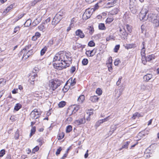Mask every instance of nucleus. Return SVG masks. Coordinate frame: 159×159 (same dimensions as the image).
<instances>
[{
	"instance_id": "f257e3e1",
	"label": "nucleus",
	"mask_w": 159,
	"mask_h": 159,
	"mask_svg": "<svg viewBox=\"0 0 159 159\" xmlns=\"http://www.w3.org/2000/svg\"><path fill=\"white\" fill-rule=\"evenodd\" d=\"M148 11L145 8H143L141 10L139 14L140 19L141 20H146L148 19L153 24L155 27H157L159 26V17L155 14L150 13L148 16H146Z\"/></svg>"
},
{
	"instance_id": "f03ea898",
	"label": "nucleus",
	"mask_w": 159,
	"mask_h": 159,
	"mask_svg": "<svg viewBox=\"0 0 159 159\" xmlns=\"http://www.w3.org/2000/svg\"><path fill=\"white\" fill-rule=\"evenodd\" d=\"M61 61V55L59 52L57 53L53 58V60L52 62V64L54 67L59 70H61L63 69H65L66 68V65L63 66V63L62 62L59 63L58 61Z\"/></svg>"
},
{
	"instance_id": "7ed1b4c3",
	"label": "nucleus",
	"mask_w": 159,
	"mask_h": 159,
	"mask_svg": "<svg viewBox=\"0 0 159 159\" xmlns=\"http://www.w3.org/2000/svg\"><path fill=\"white\" fill-rule=\"evenodd\" d=\"M61 55V62L63 63V66L66 65V62L68 61H71V54L69 52H66L65 51L59 52Z\"/></svg>"
},
{
	"instance_id": "20e7f679",
	"label": "nucleus",
	"mask_w": 159,
	"mask_h": 159,
	"mask_svg": "<svg viewBox=\"0 0 159 159\" xmlns=\"http://www.w3.org/2000/svg\"><path fill=\"white\" fill-rule=\"evenodd\" d=\"M61 85V81L58 80H52L49 81V86L51 91H54Z\"/></svg>"
},
{
	"instance_id": "39448f33",
	"label": "nucleus",
	"mask_w": 159,
	"mask_h": 159,
	"mask_svg": "<svg viewBox=\"0 0 159 159\" xmlns=\"http://www.w3.org/2000/svg\"><path fill=\"white\" fill-rule=\"evenodd\" d=\"M40 112H39L38 109H35L32 111L30 113V117L32 119H37L39 118Z\"/></svg>"
},
{
	"instance_id": "423d86ee",
	"label": "nucleus",
	"mask_w": 159,
	"mask_h": 159,
	"mask_svg": "<svg viewBox=\"0 0 159 159\" xmlns=\"http://www.w3.org/2000/svg\"><path fill=\"white\" fill-rule=\"evenodd\" d=\"M92 14V12L90 9H86L83 15V19L84 20H87L90 17Z\"/></svg>"
},
{
	"instance_id": "0eeeda50",
	"label": "nucleus",
	"mask_w": 159,
	"mask_h": 159,
	"mask_svg": "<svg viewBox=\"0 0 159 159\" xmlns=\"http://www.w3.org/2000/svg\"><path fill=\"white\" fill-rule=\"evenodd\" d=\"M80 107L79 105H77L76 107H75L74 106H73V110H71L70 108L68 109L67 111V113H69V116H70L72 114H74L79 109Z\"/></svg>"
},
{
	"instance_id": "6e6552de",
	"label": "nucleus",
	"mask_w": 159,
	"mask_h": 159,
	"mask_svg": "<svg viewBox=\"0 0 159 159\" xmlns=\"http://www.w3.org/2000/svg\"><path fill=\"white\" fill-rule=\"evenodd\" d=\"M33 51L32 49L29 50L28 52H25L23 54L22 58H24L25 59H27L32 54Z\"/></svg>"
},
{
	"instance_id": "1a4fd4ad",
	"label": "nucleus",
	"mask_w": 159,
	"mask_h": 159,
	"mask_svg": "<svg viewBox=\"0 0 159 159\" xmlns=\"http://www.w3.org/2000/svg\"><path fill=\"white\" fill-rule=\"evenodd\" d=\"M86 122L85 118L84 117L76 120L74 122V124L75 126H78L83 124H84Z\"/></svg>"
},
{
	"instance_id": "9d476101",
	"label": "nucleus",
	"mask_w": 159,
	"mask_h": 159,
	"mask_svg": "<svg viewBox=\"0 0 159 159\" xmlns=\"http://www.w3.org/2000/svg\"><path fill=\"white\" fill-rule=\"evenodd\" d=\"M75 35L81 38H83L85 37V35L83 31L80 29L77 30L75 32Z\"/></svg>"
},
{
	"instance_id": "9b49d317",
	"label": "nucleus",
	"mask_w": 159,
	"mask_h": 159,
	"mask_svg": "<svg viewBox=\"0 0 159 159\" xmlns=\"http://www.w3.org/2000/svg\"><path fill=\"white\" fill-rule=\"evenodd\" d=\"M110 119V116H109L105 118L102 119V120H99L96 122V125L97 127H98L102 123L104 122L107 121L109 120Z\"/></svg>"
},
{
	"instance_id": "f8f14e48",
	"label": "nucleus",
	"mask_w": 159,
	"mask_h": 159,
	"mask_svg": "<svg viewBox=\"0 0 159 159\" xmlns=\"http://www.w3.org/2000/svg\"><path fill=\"white\" fill-rule=\"evenodd\" d=\"M61 20V18H59L58 17L55 15L52 20V24L53 25H56Z\"/></svg>"
},
{
	"instance_id": "ddd939ff",
	"label": "nucleus",
	"mask_w": 159,
	"mask_h": 159,
	"mask_svg": "<svg viewBox=\"0 0 159 159\" xmlns=\"http://www.w3.org/2000/svg\"><path fill=\"white\" fill-rule=\"evenodd\" d=\"M120 32L121 37L124 39L126 38L128 36V34L126 32L125 30L124 29L122 30L121 29H120Z\"/></svg>"
},
{
	"instance_id": "4468645a",
	"label": "nucleus",
	"mask_w": 159,
	"mask_h": 159,
	"mask_svg": "<svg viewBox=\"0 0 159 159\" xmlns=\"http://www.w3.org/2000/svg\"><path fill=\"white\" fill-rule=\"evenodd\" d=\"M31 47V45L30 44H29L26 46L25 48H23V49L19 53V56H21L22 55L24 52H26L27 51V50L30 48Z\"/></svg>"
},
{
	"instance_id": "2eb2a0df",
	"label": "nucleus",
	"mask_w": 159,
	"mask_h": 159,
	"mask_svg": "<svg viewBox=\"0 0 159 159\" xmlns=\"http://www.w3.org/2000/svg\"><path fill=\"white\" fill-rule=\"evenodd\" d=\"M39 71V69L36 67L34 68L32 71V73L31 74V76L32 77H34V78H35L37 76V72Z\"/></svg>"
},
{
	"instance_id": "dca6fc26",
	"label": "nucleus",
	"mask_w": 159,
	"mask_h": 159,
	"mask_svg": "<svg viewBox=\"0 0 159 159\" xmlns=\"http://www.w3.org/2000/svg\"><path fill=\"white\" fill-rule=\"evenodd\" d=\"M152 77V75L151 74H148L143 76V80L146 81H148Z\"/></svg>"
},
{
	"instance_id": "f3484780",
	"label": "nucleus",
	"mask_w": 159,
	"mask_h": 159,
	"mask_svg": "<svg viewBox=\"0 0 159 159\" xmlns=\"http://www.w3.org/2000/svg\"><path fill=\"white\" fill-rule=\"evenodd\" d=\"M76 83L75 79H74L73 80H72V78H70L69 80L67 81L66 84H70V85L71 86H73L75 85Z\"/></svg>"
},
{
	"instance_id": "a211bd4d",
	"label": "nucleus",
	"mask_w": 159,
	"mask_h": 159,
	"mask_svg": "<svg viewBox=\"0 0 159 159\" xmlns=\"http://www.w3.org/2000/svg\"><path fill=\"white\" fill-rule=\"evenodd\" d=\"M41 35V34L39 32H36L35 33V35L32 37V40L34 41H36L38 38L40 37Z\"/></svg>"
},
{
	"instance_id": "6ab92c4d",
	"label": "nucleus",
	"mask_w": 159,
	"mask_h": 159,
	"mask_svg": "<svg viewBox=\"0 0 159 159\" xmlns=\"http://www.w3.org/2000/svg\"><path fill=\"white\" fill-rule=\"evenodd\" d=\"M94 50V49L91 51H90V50L86 51V53H85L86 54L88 57H93V56H94V55L95 54V53L96 52H95L93 54H92V53L93 52Z\"/></svg>"
},
{
	"instance_id": "aec40b11",
	"label": "nucleus",
	"mask_w": 159,
	"mask_h": 159,
	"mask_svg": "<svg viewBox=\"0 0 159 159\" xmlns=\"http://www.w3.org/2000/svg\"><path fill=\"white\" fill-rule=\"evenodd\" d=\"M99 99V98L97 96L94 95L93 96L90 97L89 100L92 102H96L98 101Z\"/></svg>"
},
{
	"instance_id": "412c9836",
	"label": "nucleus",
	"mask_w": 159,
	"mask_h": 159,
	"mask_svg": "<svg viewBox=\"0 0 159 159\" xmlns=\"http://www.w3.org/2000/svg\"><path fill=\"white\" fill-rule=\"evenodd\" d=\"M129 8L131 12L134 14H136L137 12L138 8L136 6H135Z\"/></svg>"
},
{
	"instance_id": "4be33fe9",
	"label": "nucleus",
	"mask_w": 159,
	"mask_h": 159,
	"mask_svg": "<svg viewBox=\"0 0 159 159\" xmlns=\"http://www.w3.org/2000/svg\"><path fill=\"white\" fill-rule=\"evenodd\" d=\"M85 97L84 95H82L79 96L77 99V101L79 102L78 103H82L84 100Z\"/></svg>"
},
{
	"instance_id": "5701e85b",
	"label": "nucleus",
	"mask_w": 159,
	"mask_h": 159,
	"mask_svg": "<svg viewBox=\"0 0 159 159\" xmlns=\"http://www.w3.org/2000/svg\"><path fill=\"white\" fill-rule=\"evenodd\" d=\"M155 56L154 55H149L146 57V60L148 61H150L155 58Z\"/></svg>"
},
{
	"instance_id": "b1692460",
	"label": "nucleus",
	"mask_w": 159,
	"mask_h": 159,
	"mask_svg": "<svg viewBox=\"0 0 159 159\" xmlns=\"http://www.w3.org/2000/svg\"><path fill=\"white\" fill-rule=\"evenodd\" d=\"M119 11V10L117 8H115L110 11L109 13L110 14L113 15L116 14Z\"/></svg>"
},
{
	"instance_id": "393cba45",
	"label": "nucleus",
	"mask_w": 159,
	"mask_h": 159,
	"mask_svg": "<svg viewBox=\"0 0 159 159\" xmlns=\"http://www.w3.org/2000/svg\"><path fill=\"white\" fill-rule=\"evenodd\" d=\"M22 107L20 103H17L15 106L14 108V110L17 111H18Z\"/></svg>"
},
{
	"instance_id": "a878e982",
	"label": "nucleus",
	"mask_w": 159,
	"mask_h": 159,
	"mask_svg": "<svg viewBox=\"0 0 159 159\" xmlns=\"http://www.w3.org/2000/svg\"><path fill=\"white\" fill-rule=\"evenodd\" d=\"M99 29L101 30H106V27L105 24L103 23H101L99 24Z\"/></svg>"
},
{
	"instance_id": "bb28decb",
	"label": "nucleus",
	"mask_w": 159,
	"mask_h": 159,
	"mask_svg": "<svg viewBox=\"0 0 159 159\" xmlns=\"http://www.w3.org/2000/svg\"><path fill=\"white\" fill-rule=\"evenodd\" d=\"M135 2V0H129V8L133 7L135 6L134 4V2Z\"/></svg>"
},
{
	"instance_id": "cd10ccee",
	"label": "nucleus",
	"mask_w": 159,
	"mask_h": 159,
	"mask_svg": "<svg viewBox=\"0 0 159 159\" xmlns=\"http://www.w3.org/2000/svg\"><path fill=\"white\" fill-rule=\"evenodd\" d=\"M31 23V20L30 19L27 20L24 24L25 25L28 27L30 25Z\"/></svg>"
},
{
	"instance_id": "c85d7f7f",
	"label": "nucleus",
	"mask_w": 159,
	"mask_h": 159,
	"mask_svg": "<svg viewBox=\"0 0 159 159\" xmlns=\"http://www.w3.org/2000/svg\"><path fill=\"white\" fill-rule=\"evenodd\" d=\"M47 48L45 46L43 48L41 51L40 54L41 55H43L45 52L47 50Z\"/></svg>"
},
{
	"instance_id": "c756f323",
	"label": "nucleus",
	"mask_w": 159,
	"mask_h": 159,
	"mask_svg": "<svg viewBox=\"0 0 159 159\" xmlns=\"http://www.w3.org/2000/svg\"><path fill=\"white\" fill-rule=\"evenodd\" d=\"M64 136V134L63 132L59 133L58 134V140H60L62 139Z\"/></svg>"
},
{
	"instance_id": "7c9ffc66",
	"label": "nucleus",
	"mask_w": 159,
	"mask_h": 159,
	"mask_svg": "<svg viewBox=\"0 0 159 159\" xmlns=\"http://www.w3.org/2000/svg\"><path fill=\"white\" fill-rule=\"evenodd\" d=\"M20 30V27L19 26H16L14 29V30L13 31V34L14 33H17V34L19 32Z\"/></svg>"
},
{
	"instance_id": "2f4dec72",
	"label": "nucleus",
	"mask_w": 159,
	"mask_h": 159,
	"mask_svg": "<svg viewBox=\"0 0 159 159\" xmlns=\"http://www.w3.org/2000/svg\"><path fill=\"white\" fill-rule=\"evenodd\" d=\"M130 141H127L122 146V148H121L120 149V150L122 149V148H127L128 147V146L129 144L130 143Z\"/></svg>"
},
{
	"instance_id": "473e14b6",
	"label": "nucleus",
	"mask_w": 159,
	"mask_h": 159,
	"mask_svg": "<svg viewBox=\"0 0 159 159\" xmlns=\"http://www.w3.org/2000/svg\"><path fill=\"white\" fill-rule=\"evenodd\" d=\"M141 116L140 114L138 112H136L134 113L132 117L133 119H135L137 117H139Z\"/></svg>"
},
{
	"instance_id": "72a5a7b5",
	"label": "nucleus",
	"mask_w": 159,
	"mask_h": 159,
	"mask_svg": "<svg viewBox=\"0 0 159 159\" xmlns=\"http://www.w3.org/2000/svg\"><path fill=\"white\" fill-rule=\"evenodd\" d=\"M153 87L152 84H149L146 86V90H151Z\"/></svg>"
},
{
	"instance_id": "f704fd0d",
	"label": "nucleus",
	"mask_w": 159,
	"mask_h": 159,
	"mask_svg": "<svg viewBox=\"0 0 159 159\" xmlns=\"http://www.w3.org/2000/svg\"><path fill=\"white\" fill-rule=\"evenodd\" d=\"M66 102L65 101H61L58 104L59 107L61 108L64 107L66 105Z\"/></svg>"
},
{
	"instance_id": "c9c22d12",
	"label": "nucleus",
	"mask_w": 159,
	"mask_h": 159,
	"mask_svg": "<svg viewBox=\"0 0 159 159\" xmlns=\"http://www.w3.org/2000/svg\"><path fill=\"white\" fill-rule=\"evenodd\" d=\"M96 93L97 94H98V95H100L102 94V91L101 89L98 88L97 89Z\"/></svg>"
},
{
	"instance_id": "e433bc0d",
	"label": "nucleus",
	"mask_w": 159,
	"mask_h": 159,
	"mask_svg": "<svg viewBox=\"0 0 159 159\" xmlns=\"http://www.w3.org/2000/svg\"><path fill=\"white\" fill-rule=\"evenodd\" d=\"M72 130V127L71 125H69L66 127V132L69 133Z\"/></svg>"
},
{
	"instance_id": "4c0bfd02",
	"label": "nucleus",
	"mask_w": 159,
	"mask_h": 159,
	"mask_svg": "<svg viewBox=\"0 0 159 159\" xmlns=\"http://www.w3.org/2000/svg\"><path fill=\"white\" fill-rule=\"evenodd\" d=\"M88 63V60L87 59L84 58L82 61V64L83 65H86Z\"/></svg>"
},
{
	"instance_id": "58836bf2",
	"label": "nucleus",
	"mask_w": 159,
	"mask_h": 159,
	"mask_svg": "<svg viewBox=\"0 0 159 159\" xmlns=\"http://www.w3.org/2000/svg\"><path fill=\"white\" fill-rule=\"evenodd\" d=\"M142 63L143 64L145 65L146 64L147 61L146 60V57L145 56H142Z\"/></svg>"
},
{
	"instance_id": "ea45409f",
	"label": "nucleus",
	"mask_w": 159,
	"mask_h": 159,
	"mask_svg": "<svg viewBox=\"0 0 159 159\" xmlns=\"http://www.w3.org/2000/svg\"><path fill=\"white\" fill-rule=\"evenodd\" d=\"M86 30H87V31L89 32V33L90 34H92L94 31L93 28H92L91 26L89 29H88Z\"/></svg>"
},
{
	"instance_id": "a19ab883",
	"label": "nucleus",
	"mask_w": 159,
	"mask_h": 159,
	"mask_svg": "<svg viewBox=\"0 0 159 159\" xmlns=\"http://www.w3.org/2000/svg\"><path fill=\"white\" fill-rule=\"evenodd\" d=\"M88 45L91 47H93L95 46V43L93 41L91 40L89 42Z\"/></svg>"
},
{
	"instance_id": "79ce46f5",
	"label": "nucleus",
	"mask_w": 159,
	"mask_h": 159,
	"mask_svg": "<svg viewBox=\"0 0 159 159\" xmlns=\"http://www.w3.org/2000/svg\"><path fill=\"white\" fill-rule=\"evenodd\" d=\"M14 4H11L9 7H8L6 9V12H7L9 11L11 9L13 8Z\"/></svg>"
},
{
	"instance_id": "37998d69",
	"label": "nucleus",
	"mask_w": 159,
	"mask_h": 159,
	"mask_svg": "<svg viewBox=\"0 0 159 159\" xmlns=\"http://www.w3.org/2000/svg\"><path fill=\"white\" fill-rule=\"evenodd\" d=\"M116 1L115 0H113L112 2H109L107 3V5H109L110 7H112L116 3Z\"/></svg>"
},
{
	"instance_id": "c03bdc74",
	"label": "nucleus",
	"mask_w": 159,
	"mask_h": 159,
	"mask_svg": "<svg viewBox=\"0 0 159 159\" xmlns=\"http://www.w3.org/2000/svg\"><path fill=\"white\" fill-rule=\"evenodd\" d=\"M145 47L142 48L141 50V56H145Z\"/></svg>"
},
{
	"instance_id": "a18cd8bd",
	"label": "nucleus",
	"mask_w": 159,
	"mask_h": 159,
	"mask_svg": "<svg viewBox=\"0 0 159 159\" xmlns=\"http://www.w3.org/2000/svg\"><path fill=\"white\" fill-rule=\"evenodd\" d=\"M37 141L39 143V145H40V146H41L44 142L42 138H40L37 139Z\"/></svg>"
},
{
	"instance_id": "49530a36",
	"label": "nucleus",
	"mask_w": 159,
	"mask_h": 159,
	"mask_svg": "<svg viewBox=\"0 0 159 159\" xmlns=\"http://www.w3.org/2000/svg\"><path fill=\"white\" fill-rule=\"evenodd\" d=\"M19 136V132L18 131V130H17L16 132H15V139H18V138Z\"/></svg>"
},
{
	"instance_id": "de8ad7c7",
	"label": "nucleus",
	"mask_w": 159,
	"mask_h": 159,
	"mask_svg": "<svg viewBox=\"0 0 159 159\" xmlns=\"http://www.w3.org/2000/svg\"><path fill=\"white\" fill-rule=\"evenodd\" d=\"M63 14L61 12H59L56 14V16L58 17L59 18H61V19L62 16H63Z\"/></svg>"
},
{
	"instance_id": "09e8293b",
	"label": "nucleus",
	"mask_w": 159,
	"mask_h": 159,
	"mask_svg": "<svg viewBox=\"0 0 159 159\" xmlns=\"http://www.w3.org/2000/svg\"><path fill=\"white\" fill-rule=\"evenodd\" d=\"M120 47L119 45H116L114 48V52H117L118 50L119 49Z\"/></svg>"
},
{
	"instance_id": "8fccbe9b",
	"label": "nucleus",
	"mask_w": 159,
	"mask_h": 159,
	"mask_svg": "<svg viewBox=\"0 0 159 159\" xmlns=\"http://www.w3.org/2000/svg\"><path fill=\"white\" fill-rule=\"evenodd\" d=\"M39 147L37 146L34 148L32 150V152L33 153H35V152L38 150H39Z\"/></svg>"
},
{
	"instance_id": "3c124183",
	"label": "nucleus",
	"mask_w": 159,
	"mask_h": 159,
	"mask_svg": "<svg viewBox=\"0 0 159 159\" xmlns=\"http://www.w3.org/2000/svg\"><path fill=\"white\" fill-rule=\"evenodd\" d=\"M5 150L4 149H2L0 151V157H2L5 154Z\"/></svg>"
},
{
	"instance_id": "603ef678",
	"label": "nucleus",
	"mask_w": 159,
	"mask_h": 159,
	"mask_svg": "<svg viewBox=\"0 0 159 159\" xmlns=\"http://www.w3.org/2000/svg\"><path fill=\"white\" fill-rule=\"evenodd\" d=\"M76 68L74 66H72L70 69V72L71 74L73 73L75 70Z\"/></svg>"
},
{
	"instance_id": "864d4df0",
	"label": "nucleus",
	"mask_w": 159,
	"mask_h": 159,
	"mask_svg": "<svg viewBox=\"0 0 159 159\" xmlns=\"http://www.w3.org/2000/svg\"><path fill=\"white\" fill-rule=\"evenodd\" d=\"M62 150V148L61 147H60L57 150L56 154L57 155H59L60 153L61 150Z\"/></svg>"
},
{
	"instance_id": "5fc2aeb1",
	"label": "nucleus",
	"mask_w": 159,
	"mask_h": 159,
	"mask_svg": "<svg viewBox=\"0 0 159 159\" xmlns=\"http://www.w3.org/2000/svg\"><path fill=\"white\" fill-rule=\"evenodd\" d=\"M113 20V19L112 18H108L106 20V22L107 23H110Z\"/></svg>"
},
{
	"instance_id": "6e6d98bb",
	"label": "nucleus",
	"mask_w": 159,
	"mask_h": 159,
	"mask_svg": "<svg viewBox=\"0 0 159 159\" xmlns=\"http://www.w3.org/2000/svg\"><path fill=\"white\" fill-rule=\"evenodd\" d=\"M38 28L40 30L42 31H43L45 29L44 26L43 25H42L40 26H39Z\"/></svg>"
},
{
	"instance_id": "4d7b16f0",
	"label": "nucleus",
	"mask_w": 159,
	"mask_h": 159,
	"mask_svg": "<svg viewBox=\"0 0 159 159\" xmlns=\"http://www.w3.org/2000/svg\"><path fill=\"white\" fill-rule=\"evenodd\" d=\"M6 81L4 80L3 79H0V84H5L6 83Z\"/></svg>"
},
{
	"instance_id": "13d9d810",
	"label": "nucleus",
	"mask_w": 159,
	"mask_h": 159,
	"mask_svg": "<svg viewBox=\"0 0 159 159\" xmlns=\"http://www.w3.org/2000/svg\"><path fill=\"white\" fill-rule=\"evenodd\" d=\"M134 46L133 44H127L126 48L127 49L131 48H132Z\"/></svg>"
},
{
	"instance_id": "bf43d9fd",
	"label": "nucleus",
	"mask_w": 159,
	"mask_h": 159,
	"mask_svg": "<svg viewBox=\"0 0 159 159\" xmlns=\"http://www.w3.org/2000/svg\"><path fill=\"white\" fill-rule=\"evenodd\" d=\"M126 28L129 32H131L132 31V29L131 28V27L129 25H126Z\"/></svg>"
},
{
	"instance_id": "052dcab7",
	"label": "nucleus",
	"mask_w": 159,
	"mask_h": 159,
	"mask_svg": "<svg viewBox=\"0 0 159 159\" xmlns=\"http://www.w3.org/2000/svg\"><path fill=\"white\" fill-rule=\"evenodd\" d=\"M41 0H34L31 3L32 6L34 5L37 2L40 1Z\"/></svg>"
},
{
	"instance_id": "680f3d73",
	"label": "nucleus",
	"mask_w": 159,
	"mask_h": 159,
	"mask_svg": "<svg viewBox=\"0 0 159 159\" xmlns=\"http://www.w3.org/2000/svg\"><path fill=\"white\" fill-rule=\"evenodd\" d=\"M112 64H109L108 66V70L110 72L112 70L111 66Z\"/></svg>"
},
{
	"instance_id": "e2e57ef3",
	"label": "nucleus",
	"mask_w": 159,
	"mask_h": 159,
	"mask_svg": "<svg viewBox=\"0 0 159 159\" xmlns=\"http://www.w3.org/2000/svg\"><path fill=\"white\" fill-rule=\"evenodd\" d=\"M111 40H114V39L113 38H112V36H111V35H110L109 37H107L106 38V40L107 41H109Z\"/></svg>"
},
{
	"instance_id": "0e129e2a",
	"label": "nucleus",
	"mask_w": 159,
	"mask_h": 159,
	"mask_svg": "<svg viewBox=\"0 0 159 159\" xmlns=\"http://www.w3.org/2000/svg\"><path fill=\"white\" fill-rule=\"evenodd\" d=\"M119 62H120V60L119 59H116L114 62L115 65V66H117Z\"/></svg>"
},
{
	"instance_id": "69168bd1",
	"label": "nucleus",
	"mask_w": 159,
	"mask_h": 159,
	"mask_svg": "<svg viewBox=\"0 0 159 159\" xmlns=\"http://www.w3.org/2000/svg\"><path fill=\"white\" fill-rule=\"evenodd\" d=\"M51 19L50 17H48L44 22V24H47L48 22H49L50 21Z\"/></svg>"
},
{
	"instance_id": "338daca9",
	"label": "nucleus",
	"mask_w": 159,
	"mask_h": 159,
	"mask_svg": "<svg viewBox=\"0 0 159 159\" xmlns=\"http://www.w3.org/2000/svg\"><path fill=\"white\" fill-rule=\"evenodd\" d=\"M54 39H51L48 42V45H51L53 44Z\"/></svg>"
},
{
	"instance_id": "774afa93",
	"label": "nucleus",
	"mask_w": 159,
	"mask_h": 159,
	"mask_svg": "<svg viewBox=\"0 0 159 159\" xmlns=\"http://www.w3.org/2000/svg\"><path fill=\"white\" fill-rule=\"evenodd\" d=\"M40 21L37 19H36L34 21L33 23H34L35 25H36L38 24L39 23Z\"/></svg>"
}]
</instances>
